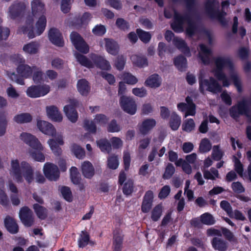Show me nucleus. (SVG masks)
Masks as SVG:
<instances>
[{
	"instance_id": "f257e3e1",
	"label": "nucleus",
	"mask_w": 251,
	"mask_h": 251,
	"mask_svg": "<svg viewBox=\"0 0 251 251\" xmlns=\"http://www.w3.org/2000/svg\"><path fill=\"white\" fill-rule=\"evenodd\" d=\"M174 22L171 24L172 29L176 32L180 33L183 31V25L185 22L187 24L186 33L190 36L194 35L197 29L196 24L190 13L180 14L176 9H173Z\"/></svg>"
},
{
	"instance_id": "f03ea898",
	"label": "nucleus",
	"mask_w": 251,
	"mask_h": 251,
	"mask_svg": "<svg viewBox=\"0 0 251 251\" xmlns=\"http://www.w3.org/2000/svg\"><path fill=\"white\" fill-rule=\"evenodd\" d=\"M11 169L16 181L18 183L24 182L23 177L26 181L30 184L34 179V170L29 163L22 161L20 167L17 159L12 160L11 163Z\"/></svg>"
},
{
	"instance_id": "7ed1b4c3",
	"label": "nucleus",
	"mask_w": 251,
	"mask_h": 251,
	"mask_svg": "<svg viewBox=\"0 0 251 251\" xmlns=\"http://www.w3.org/2000/svg\"><path fill=\"white\" fill-rule=\"evenodd\" d=\"M216 68L213 71L214 76L219 80L222 81L224 87H228L229 81L223 70L225 68H228L230 71L234 70V64L229 57L218 56L214 58Z\"/></svg>"
},
{
	"instance_id": "20e7f679",
	"label": "nucleus",
	"mask_w": 251,
	"mask_h": 251,
	"mask_svg": "<svg viewBox=\"0 0 251 251\" xmlns=\"http://www.w3.org/2000/svg\"><path fill=\"white\" fill-rule=\"evenodd\" d=\"M21 139L36 151L30 152V155L35 160L39 162H44L45 157L41 151L43 150V147L34 135L26 132H23L20 135Z\"/></svg>"
},
{
	"instance_id": "39448f33",
	"label": "nucleus",
	"mask_w": 251,
	"mask_h": 251,
	"mask_svg": "<svg viewBox=\"0 0 251 251\" xmlns=\"http://www.w3.org/2000/svg\"><path fill=\"white\" fill-rule=\"evenodd\" d=\"M31 10L33 17H39L36 23V34L40 35L44 31L47 25V19L44 15L46 11L45 4L41 0H33L31 2Z\"/></svg>"
},
{
	"instance_id": "423d86ee",
	"label": "nucleus",
	"mask_w": 251,
	"mask_h": 251,
	"mask_svg": "<svg viewBox=\"0 0 251 251\" xmlns=\"http://www.w3.org/2000/svg\"><path fill=\"white\" fill-rule=\"evenodd\" d=\"M219 2L217 0H207L204 3L206 13L212 19H217L222 25H225L226 22L225 16L226 13L219 9Z\"/></svg>"
},
{
	"instance_id": "0eeeda50",
	"label": "nucleus",
	"mask_w": 251,
	"mask_h": 251,
	"mask_svg": "<svg viewBox=\"0 0 251 251\" xmlns=\"http://www.w3.org/2000/svg\"><path fill=\"white\" fill-rule=\"evenodd\" d=\"M13 61L18 64L17 72L19 75L25 78H29L33 73V66L25 64V59L20 54H15L12 57Z\"/></svg>"
},
{
	"instance_id": "6e6552de",
	"label": "nucleus",
	"mask_w": 251,
	"mask_h": 251,
	"mask_svg": "<svg viewBox=\"0 0 251 251\" xmlns=\"http://www.w3.org/2000/svg\"><path fill=\"white\" fill-rule=\"evenodd\" d=\"M199 90L202 94L204 93V87H206L207 91L213 93L221 92L222 87L218 82L213 77L211 76L209 79H203L202 77L199 78Z\"/></svg>"
},
{
	"instance_id": "1a4fd4ad",
	"label": "nucleus",
	"mask_w": 251,
	"mask_h": 251,
	"mask_svg": "<svg viewBox=\"0 0 251 251\" xmlns=\"http://www.w3.org/2000/svg\"><path fill=\"white\" fill-rule=\"evenodd\" d=\"M250 109L246 100L239 101L236 105L232 106L229 109L230 116L234 119H237L241 115L248 116Z\"/></svg>"
},
{
	"instance_id": "9d476101",
	"label": "nucleus",
	"mask_w": 251,
	"mask_h": 251,
	"mask_svg": "<svg viewBox=\"0 0 251 251\" xmlns=\"http://www.w3.org/2000/svg\"><path fill=\"white\" fill-rule=\"evenodd\" d=\"M70 38L75 48L78 51L84 54H86L89 52V46L81 35L77 32H72L70 34Z\"/></svg>"
},
{
	"instance_id": "9b49d317",
	"label": "nucleus",
	"mask_w": 251,
	"mask_h": 251,
	"mask_svg": "<svg viewBox=\"0 0 251 251\" xmlns=\"http://www.w3.org/2000/svg\"><path fill=\"white\" fill-rule=\"evenodd\" d=\"M122 109L126 113L134 115L137 111V104L134 99L130 97L122 96L119 100Z\"/></svg>"
},
{
	"instance_id": "f8f14e48",
	"label": "nucleus",
	"mask_w": 251,
	"mask_h": 251,
	"mask_svg": "<svg viewBox=\"0 0 251 251\" xmlns=\"http://www.w3.org/2000/svg\"><path fill=\"white\" fill-rule=\"evenodd\" d=\"M50 91V87L48 85H32L27 88L26 94L30 98H36L45 96Z\"/></svg>"
},
{
	"instance_id": "ddd939ff",
	"label": "nucleus",
	"mask_w": 251,
	"mask_h": 251,
	"mask_svg": "<svg viewBox=\"0 0 251 251\" xmlns=\"http://www.w3.org/2000/svg\"><path fill=\"white\" fill-rule=\"evenodd\" d=\"M43 171L45 176L51 181H56L60 176V172L58 167L52 163H45Z\"/></svg>"
},
{
	"instance_id": "4468645a",
	"label": "nucleus",
	"mask_w": 251,
	"mask_h": 251,
	"mask_svg": "<svg viewBox=\"0 0 251 251\" xmlns=\"http://www.w3.org/2000/svg\"><path fill=\"white\" fill-rule=\"evenodd\" d=\"M19 217L22 223L27 227L32 226L34 223V218L32 210L27 206L22 207L19 212Z\"/></svg>"
},
{
	"instance_id": "2eb2a0df",
	"label": "nucleus",
	"mask_w": 251,
	"mask_h": 251,
	"mask_svg": "<svg viewBox=\"0 0 251 251\" xmlns=\"http://www.w3.org/2000/svg\"><path fill=\"white\" fill-rule=\"evenodd\" d=\"M71 105H66L64 107V111L68 119L72 123H75L78 119V113L75 106L78 104L76 100H73L71 101Z\"/></svg>"
},
{
	"instance_id": "dca6fc26",
	"label": "nucleus",
	"mask_w": 251,
	"mask_h": 251,
	"mask_svg": "<svg viewBox=\"0 0 251 251\" xmlns=\"http://www.w3.org/2000/svg\"><path fill=\"white\" fill-rule=\"evenodd\" d=\"M124 235L120 228L115 229L113 232L112 251H122Z\"/></svg>"
},
{
	"instance_id": "f3484780",
	"label": "nucleus",
	"mask_w": 251,
	"mask_h": 251,
	"mask_svg": "<svg viewBox=\"0 0 251 251\" xmlns=\"http://www.w3.org/2000/svg\"><path fill=\"white\" fill-rule=\"evenodd\" d=\"M25 9V5L24 2L15 1L9 8V13L10 18L16 19L20 17Z\"/></svg>"
},
{
	"instance_id": "a211bd4d",
	"label": "nucleus",
	"mask_w": 251,
	"mask_h": 251,
	"mask_svg": "<svg viewBox=\"0 0 251 251\" xmlns=\"http://www.w3.org/2000/svg\"><path fill=\"white\" fill-rule=\"evenodd\" d=\"M90 57L93 64H94L97 68L103 70L110 69L111 66L109 62L103 56L95 53H91Z\"/></svg>"
},
{
	"instance_id": "6ab92c4d",
	"label": "nucleus",
	"mask_w": 251,
	"mask_h": 251,
	"mask_svg": "<svg viewBox=\"0 0 251 251\" xmlns=\"http://www.w3.org/2000/svg\"><path fill=\"white\" fill-rule=\"evenodd\" d=\"M50 41L54 45L62 47L64 45L63 37L60 31L56 28H51L49 31Z\"/></svg>"
},
{
	"instance_id": "aec40b11",
	"label": "nucleus",
	"mask_w": 251,
	"mask_h": 251,
	"mask_svg": "<svg viewBox=\"0 0 251 251\" xmlns=\"http://www.w3.org/2000/svg\"><path fill=\"white\" fill-rule=\"evenodd\" d=\"M153 199V193L152 191H147L143 197L141 205V210L143 213L149 212L151 209L152 205Z\"/></svg>"
},
{
	"instance_id": "412c9836",
	"label": "nucleus",
	"mask_w": 251,
	"mask_h": 251,
	"mask_svg": "<svg viewBox=\"0 0 251 251\" xmlns=\"http://www.w3.org/2000/svg\"><path fill=\"white\" fill-rule=\"evenodd\" d=\"M48 142L54 154L57 156H60L62 153V150L59 145L64 144L63 137L59 135L55 139H50Z\"/></svg>"
},
{
	"instance_id": "4be33fe9",
	"label": "nucleus",
	"mask_w": 251,
	"mask_h": 251,
	"mask_svg": "<svg viewBox=\"0 0 251 251\" xmlns=\"http://www.w3.org/2000/svg\"><path fill=\"white\" fill-rule=\"evenodd\" d=\"M34 20L32 16H28L26 17L25 25L22 27L24 34H27L29 38L32 39L35 37L34 31Z\"/></svg>"
},
{
	"instance_id": "5701e85b",
	"label": "nucleus",
	"mask_w": 251,
	"mask_h": 251,
	"mask_svg": "<svg viewBox=\"0 0 251 251\" xmlns=\"http://www.w3.org/2000/svg\"><path fill=\"white\" fill-rule=\"evenodd\" d=\"M200 52L199 57L204 65L209 64L210 56L212 54V51L211 49L208 48L205 45L201 44L199 46Z\"/></svg>"
},
{
	"instance_id": "b1692460",
	"label": "nucleus",
	"mask_w": 251,
	"mask_h": 251,
	"mask_svg": "<svg viewBox=\"0 0 251 251\" xmlns=\"http://www.w3.org/2000/svg\"><path fill=\"white\" fill-rule=\"evenodd\" d=\"M173 44L178 50L186 56L189 57L191 55L189 47L183 39L177 37H174L173 39Z\"/></svg>"
},
{
	"instance_id": "393cba45",
	"label": "nucleus",
	"mask_w": 251,
	"mask_h": 251,
	"mask_svg": "<svg viewBox=\"0 0 251 251\" xmlns=\"http://www.w3.org/2000/svg\"><path fill=\"white\" fill-rule=\"evenodd\" d=\"M46 111L48 116L52 121L56 122H60L62 121L63 119L62 114L59 111L56 106L54 105L47 106Z\"/></svg>"
},
{
	"instance_id": "a878e982",
	"label": "nucleus",
	"mask_w": 251,
	"mask_h": 251,
	"mask_svg": "<svg viewBox=\"0 0 251 251\" xmlns=\"http://www.w3.org/2000/svg\"><path fill=\"white\" fill-rule=\"evenodd\" d=\"M83 176L86 178L91 179L95 175V169L92 164L89 161H84L81 166Z\"/></svg>"
},
{
	"instance_id": "bb28decb",
	"label": "nucleus",
	"mask_w": 251,
	"mask_h": 251,
	"mask_svg": "<svg viewBox=\"0 0 251 251\" xmlns=\"http://www.w3.org/2000/svg\"><path fill=\"white\" fill-rule=\"evenodd\" d=\"M5 227L11 234H16L19 231V226L14 219L6 216L4 220Z\"/></svg>"
},
{
	"instance_id": "cd10ccee",
	"label": "nucleus",
	"mask_w": 251,
	"mask_h": 251,
	"mask_svg": "<svg viewBox=\"0 0 251 251\" xmlns=\"http://www.w3.org/2000/svg\"><path fill=\"white\" fill-rule=\"evenodd\" d=\"M211 243L212 248L216 251H226L228 247V243L226 241L217 237L212 239Z\"/></svg>"
},
{
	"instance_id": "c85d7f7f",
	"label": "nucleus",
	"mask_w": 251,
	"mask_h": 251,
	"mask_svg": "<svg viewBox=\"0 0 251 251\" xmlns=\"http://www.w3.org/2000/svg\"><path fill=\"white\" fill-rule=\"evenodd\" d=\"M162 79L157 74H153L149 76L145 82L146 86L152 88L159 87L161 84Z\"/></svg>"
},
{
	"instance_id": "c756f323",
	"label": "nucleus",
	"mask_w": 251,
	"mask_h": 251,
	"mask_svg": "<svg viewBox=\"0 0 251 251\" xmlns=\"http://www.w3.org/2000/svg\"><path fill=\"white\" fill-rule=\"evenodd\" d=\"M108 120L109 119L106 115L102 114H98L95 116L94 120L91 121L90 124L89 120H85L83 126H96L97 124L100 125H106Z\"/></svg>"
},
{
	"instance_id": "7c9ffc66",
	"label": "nucleus",
	"mask_w": 251,
	"mask_h": 251,
	"mask_svg": "<svg viewBox=\"0 0 251 251\" xmlns=\"http://www.w3.org/2000/svg\"><path fill=\"white\" fill-rule=\"evenodd\" d=\"M105 41V48L106 51L112 55H116L119 51V46L118 43L112 39H104Z\"/></svg>"
},
{
	"instance_id": "2f4dec72",
	"label": "nucleus",
	"mask_w": 251,
	"mask_h": 251,
	"mask_svg": "<svg viewBox=\"0 0 251 251\" xmlns=\"http://www.w3.org/2000/svg\"><path fill=\"white\" fill-rule=\"evenodd\" d=\"M134 66L141 68L148 66L147 58L143 55L133 54L130 57Z\"/></svg>"
},
{
	"instance_id": "473e14b6",
	"label": "nucleus",
	"mask_w": 251,
	"mask_h": 251,
	"mask_svg": "<svg viewBox=\"0 0 251 251\" xmlns=\"http://www.w3.org/2000/svg\"><path fill=\"white\" fill-rule=\"evenodd\" d=\"M77 89L81 95L87 96L90 90V86L88 81L82 78L78 80Z\"/></svg>"
},
{
	"instance_id": "72a5a7b5",
	"label": "nucleus",
	"mask_w": 251,
	"mask_h": 251,
	"mask_svg": "<svg viewBox=\"0 0 251 251\" xmlns=\"http://www.w3.org/2000/svg\"><path fill=\"white\" fill-rule=\"evenodd\" d=\"M97 146L101 152L110 153L111 151V144L106 138H101L96 141Z\"/></svg>"
},
{
	"instance_id": "f704fd0d",
	"label": "nucleus",
	"mask_w": 251,
	"mask_h": 251,
	"mask_svg": "<svg viewBox=\"0 0 251 251\" xmlns=\"http://www.w3.org/2000/svg\"><path fill=\"white\" fill-rule=\"evenodd\" d=\"M174 63L176 68L181 72L185 71L187 68V59L182 55L175 57Z\"/></svg>"
},
{
	"instance_id": "c9c22d12",
	"label": "nucleus",
	"mask_w": 251,
	"mask_h": 251,
	"mask_svg": "<svg viewBox=\"0 0 251 251\" xmlns=\"http://www.w3.org/2000/svg\"><path fill=\"white\" fill-rule=\"evenodd\" d=\"M32 116L29 113H22L16 115L13 120L17 124H25L30 123L32 120Z\"/></svg>"
},
{
	"instance_id": "e433bc0d",
	"label": "nucleus",
	"mask_w": 251,
	"mask_h": 251,
	"mask_svg": "<svg viewBox=\"0 0 251 251\" xmlns=\"http://www.w3.org/2000/svg\"><path fill=\"white\" fill-rule=\"evenodd\" d=\"M33 208L37 216L41 220H45L48 216V210L45 207L40 205L38 203L33 205Z\"/></svg>"
},
{
	"instance_id": "4c0bfd02",
	"label": "nucleus",
	"mask_w": 251,
	"mask_h": 251,
	"mask_svg": "<svg viewBox=\"0 0 251 251\" xmlns=\"http://www.w3.org/2000/svg\"><path fill=\"white\" fill-rule=\"evenodd\" d=\"M75 56L77 61H78L82 66L88 68H92L94 67L92 61L89 59L86 56L79 53L75 52Z\"/></svg>"
},
{
	"instance_id": "58836bf2",
	"label": "nucleus",
	"mask_w": 251,
	"mask_h": 251,
	"mask_svg": "<svg viewBox=\"0 0 251 251\" xmlns=\"http://www.w3.org/2000/svg\"><path fill=\"white\" fill-rule=\"evenodd\" d=\"M39 45L36 42H31L23 47V50L28 53L33 54L37 53Z\"/></svg>"
},
{
	"instance_id": "ea45409f",
	"label": "nucleus",
	"mask_w": 251,
	"mask_h": 251,
	"mask_svg": "<svg viewBox=\"0 0 251 251\" xmlns=\"http://www.w3.org/2000/svg\"><path fill=\"white\" fill-rule=\"evenodd\" d=\"M71 150L75 156L78 159H82L85 156L84 149L76 144L74 143L71 146Z\"/></svg>"
},
{
	"instance_id": "a19ab883",
	"label": "nucleus",
	"mask_w": 251,
	"mask_h": 251,
	"mask_svg": "<svg viewBox=\"0 0 251 251\" xmlns=\"http://www.w3.org/2000/svg\"><path fill=\"white\" fill-rule=\"evenodd\" d=\"M201 223L207 226L213 225L216 223L214 217L209 213L205 212L200 216Z\"/></svg>"
},
{
	"instance_id": "79ce46f5",
	"label": "nucleus",
	"mask_w": 251,
	"mask_h": 251,
	"mask_svg": "<svg viewBox=\"0 0 251 251\" xmlns=\"http://www.w3.org/2000/svg\"><path fill=\"white\" fill-rule=\"evenodd\" d=\"M33 80L36 84L41 83L43 81V72L36 66H33Z\"/></svg>"
},
{
	"instance_id": "37998d69",
	"label": "nucleus",
	"mask_w": 251,
	"mask_h": 251,
	"mask_svg": "<svg viewBox=\"0 0 251 251\" xmlns=\"http://www.w3.org/2000/svg\"><path fill=\"white\" fill-rule=\"evenodd\" d=\"M136 33L140 40L144 43L147 44L150 41L151 36L149 32L138 28L136 29Z\"/></svg>"
},
{
	"instance_id": "c03bdc74",
	"label": "nucleus",
	"mask_w": 251,
	"mask_h": 251,
	"mask_svg": "<svg viewBox=\"0 0 251 251\" xmlns=\"http://www.w3.org/2000/svg\"><path fill=\"white\" fill-rule=\"evenodd\" d=\"M90 240V235L86 231H82L80 237L78 240V246L80 248H84L88 244Z\"/></svg>"
},
{
	"instance_id": "a18cd8bd",
	"label": "nucleus",
	"mask_w": 251,
	"mask_h": 251,
	"mask_svg": "<svg viewBox=\"0 0 251 251\" xmlns=\"http://www.w3.org/2000/svg\"><path fill=\"white\" fill-rule=\"evenodd\" d=\"M134 190V182L131 179H128L123 185V192L125 195H131Z\"/></svg>"
},
{
	"instance_id": "49530a36",
	"label": "nucleus",
	"mask_w": 251,
	"mask_h": 251,
	"mask_svg": "<svg viewBox=\"0 0 251 251\" xmlns=\"http://www.w3.org/2000/svg\"><path fill=\"white\" fill-rule=\"evenodd\" d=\"M70 177L72 182L74 184H79L81 178L78 172L77 168L75 167H72L70 169Z\"/></svg>"
},
{
	"instance_id": "de8ad7c7",
	"label": "nucleus",
	"mask_w": 251,
	"mask_h": 251,
	"mask_svg": "<svg viewBox=\"0 0 251 251\" xmlns=\"http://www.w3.org/2000/svg\"><path fill=\"white\" fill-rule=\"evenodd\" d=\"M124 83L128 84L134 85L138 82V79L129 73L125 72L122 75Z\"/></svg>"
},
{
	"instance_id": "09e8293b",
	"label": "nucleus",
	"mask_w": 251,
	"mask_h": 251,
	"mask_svg": "<svg viewBox=\"0 0 251 251\" xmlns=\"http://www.w3.org/2000/svg\"><path fill=\"white\" fill-rule=\"evenodd\" d=\"M211 149V144L207 138L201 140L199 146V151L201 153L207 152Z\"/></svg>"
},
{
	"instance_id": "8fccbe9b",
	"label": "nucleus",
	"mask_w": 251,
	"mask_h": 251,
	"mask_svg": "<svg viewBox=\"0 0 251 251\" xmlns=\"http://www.w3.org/2000/svg\"><path fill=\"white\" fill-rule=\"evenodd\" d=\"M108 167L111 169L115 170L119 166L118 156L113 154L109 156L107 159Z\"/></svg>"
},
{
	"instance_id": "3c124183",
	"label": "nucleus",
	"mask_w": 251,
	"mask_h": 251,
	"mask_svg": "<svg viewBox=\"0 0 251 251\" xmlns=\"http://www.w3.org/2000/svg\"><path fill=\"white\" fill-rule=\"evenodd\" d=\"M162 213V207L160 204L156 205L151 211V218L154 222L157 221L160 218Z\"/></svg>"
},
{
	"instance_id": "603ef678",
	"label": "nucleus",
	"mask_w": 251,
	"mask_h": 251,
	"mask_svg": "<svg viewBox=\"0 0 251 251\" xmlns=\"http://www.w3.org/2000/svg\"><path fill=\"white\" fill-rule=\"evenodd\" d=\"M63 198L67 201H73L72 193L70 188L68 186H62L60 189Z\"/></svg>"
},
{
	"instance_id": "864d4df0",
	"label": "nucleus",
	"mask_w": 251,
	"mask_h": 251,
	"mask_svg": "<svg viewBox=\"0 0 251 251\" xmlns=\"http://www.w3.org/2000/svg\"><path fill=\"white\" fill-rule=\"evenodd\" d=\"M126 62V59L123 55H118L114 61L115 68L119 71L124 69Z\"/></svg>"
},
{
	"instance_id": "5fc2aeb1",
	"label": "nucleus",
	"mask_w": 251,
	"mask_h": 251,
	"mask_svg": "<svg viewBox=\"0 0 251 251\" xmlns=\"http://www.w3.org/2000/svg\"><path fill=\"white\" fill-rule=\"evenodd\" d=\"M40 131L44 134L50 136H54L56 133L55 126H37Z\"/></svg>"
},
{
	"instance_id": "6e6d98bb",
	"label": "nucleus",
	"mask_w": 251,
	"mask_h": 251,
	"mask_svg": "<svg viewBox=\"0 0 251 251\" xmlns=\"http://www.w3.org/2000/svg\"><path fill=\"white\" fill-rule=\"evenodd\" d=\"M175 172V168L173 165L171 163H168L163 175V178L165 179H170L174 175Z\"/></svg>"
},
{
	"instance_id": "4d7b16f0",
	"label": "nucleus",
	"mask_w": 251,
	"mask_h": 251,
	"mask_svg": "<svg viewBox=\"0 0 251 251\" xmlns=\"http://www.w3.org/2000/svg\"><path fill=\"white\" fill-rule=\"evenodd\" d=\"M116 25L119 29L123 31H126L129 28L128 23L123 18H118L116 21Z\"/></svg>"
},
{
	"instance_id": "13d9d810",
	"label": "nucleus",
	"mask_w": 251,
	"mask_h": 251,
	"mask_svg": "<svg viewBox=\"0 0 251 251\" xmlns=\"http://www.w3.org/2000/svg\"><path fill=\"white\" fill-rule=\"evenodd\" d=\"M106 31V28L104 25H97L92 29L93 33L98 36H103Z\"/></svg>"
},
{
	"instance_id": "bf43d9fd",
	"label": "nucleus",
	"mask_w": 251,
	"mask_h": 251,
	"mask_svg": "<svg viewBox=\"0 0 251 251\" xmlns=\"http://www.w3.org/2000/svg\"><path fill=\"white\" fill-rule=\"evenodd\" d=\"M181 117L176 112H173L170 115L169 126H180Z\"/></svg>"
},
{
	"instance_id": "052dcab7",
	"label": "nucleus",
	"mask_w": 251,
	"mask_h": 251,
	"mask_svg": "<svg viewBox=\"0 0 251 251\" xmlns=\"http://www.w3.org/2000/svg\"><path fill=\"white\" fill-rule=\"evenodd\" d=\"M8 75L11 80L16 82L17 83L20 85L25 84L24 77L21 76V75H19L14 72L8 73Z\"/></svg>"
},
{
	"instance_id": "680f3d73",
	"label": "nucleus",
	"mask_w": 251,
	"mask_h": 251,
	"mask_svg": "<svg viewBox=\"0 0 251 251\" xmlns=\"http://www.w3.org/2000/svg\"><path fill=\"white\" fill-rule=\"evenodd\" d=\"M220 207L226 212L229 217H231L233 213L232 208L228 201L225 200L221 201L220 202Z\"/></svg>"
},
{
	"instance_id": "e2e57ef3",
	"label": "nucleus",
	"mask_w": 251,
	"mask_h": 251,
	"mask_svg": "<svg viewBox=\"0 0 251 251\" xmlns=\"http://www.w3.org/2000/svg\"><path fill=\"white\" fill-rule=\"evenodd\" d=\"M91 18V15L89 12H85L82 16L76 20V24L79 25H82L87 24Z\"/></svg>"
},
{
	"instance_id": "0e129e2a",
	"label": "nucleus",
	"mask_w": 251,
	"mask_h": 251,
	"mask_svg": "<svg viewBox=\"0 0 251 251\" xmlns=\"http://www.w3.org/2000/svg\"><path fill=\"white\" fill-rule=\"evenodd\" d=\"M212 156L213 159L215 161H219L223 157V153L219 149V146L218 145L214 146L213 147Z\"/></svg>"
},
{
	"instance_id": "69168bd1",
	"label": "nucleus",
	"mask_w": 251,
	"mask_h": 251,
	"mask_svg": "<svg viewBox=\"0 0 251 251\" xmlns=\"http://www.w3.org/2000/svg\"><path fill=\"white\" fill-rule=\"evenodd\" d=\"M231 188L235 193L241 194L245 192V188L239 181L234 182L231 184Z\"/></svg>"
},
{
	"instance_id": "338daca9",
	"label": "nucleus",
	"mask_w": 251,
	"mask_h": 251,
	"mask_svg": "<svg viewBox=\"0 0 251 251\" xmlns=\"http://www.w3.org/2000/svg\"><path fill=\"white\" fill-rule=\"evenodd\" d=\"M170 192L171 189L170 186L167 185H165L161 189L158 194V198L161 200L164 199L168 197Z\"/></svg>"
},
{
	"instance_id": "774afa93",
	"label": "nucleus",
	"mask_w": 251,
	"mask_h": 251,
	"mask_svg": "<svg viewBox=\"0 0 251 251\" xmlns=\"http://www.w3.org/2000/svg\"><path fill=\"white\" fill-rule=\"evenodd\" d=\"M238 54L241 60H246L249 55V50L246 47H241L238 49Z\"/></svg>"
}]
</instances>
